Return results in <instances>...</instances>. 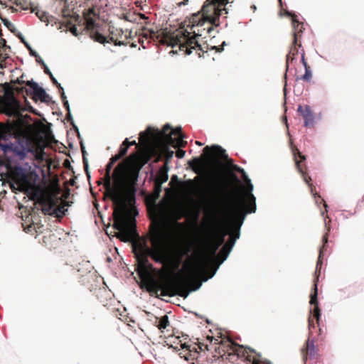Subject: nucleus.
Segmentation results:
<instances>
[{"label":"nucleus","mask_w":364,"mask_h":364,"mask_svg":"<svg viewBox=\"0 0 364 364\" xmlns=\"http://www.w3.org/2000/svg\"><path fill=\"white\" fill-rule=\"evenodd\" d=\"M304 68H305V73L304 75H302L301 77V79L303 80L304 81L309 82L311 80V79L312 77V73L311 70V68H310V66H308Z\"/></svg>","instance_id":"30"},{"label":"nucleus","mask_w":364,"mask_h":364,"mask_svg":"<svg viewBox=\"0 0 364 364\" xmlns=\"http://www.w3.org/2000/svg\"><path fill=\"white\" fill-rule=\"evenodd\" d=\"M331 221V219L328 216L326 218H325V219H324V225H325L326 232L322 237L323 245L320 248L319 255H318V261L316 263V271H315V274H314L315 278L314 279V291L310 295L309 303H310V304L314 306L313 310L311 311V314H313L314 318H312L311 316H309V319H308L309 328L310 331L311 330L312 328L315 327L314 319H316V322L318 323L320 316H321V310L318 307V298H317V296H318L317 287H318V277H319V275L321 273V265H322L321 257H322L324 250H326V245L328 241V234L331 231V225H330Z\"/></svg>","instance_id":"7"},{"label":"nucleus","mask_w":364,"mask_h":364,"mask_svg":"<svg viewBox=\"0 0 364 364\" xmlns=\"http://www.w3.org/2000/svg\"><path fill=\"white\" fill-rule=\"evenodd\" d=\"M225 45V42L223 41L222 45L219 47L218 46H213L212 49L215 50L217 52H221L223 50V46Z\"/></svg>","instance_id":"38"},{"label":"nucleus","mask_w":364,"mask_h":364,"mask_svg":"<svg viewBox=\"0 0 364 364\" xmlns=\"http://www.w3.org/2000/svg\"><path fill=\"white\" fill-rule=\"evenodd\" d=\"M10 177L21 191L28 192L36 183L38 176L33 171L27 172L21 166H14L10 171Z\"/></svg>","instance_id":"10"},{"label":"nucleus","mask_w":364,"mask_h":364,"mask_svg":"<svg viewBox=\"0 0 364 364\" xmlns=\"http://www.w3.org/2000/svg\"><path fill=\"white\" fill-rule=\"evenodd\" d=\"M43 68L46 74L48 75L49 76L50 75V74H52V73L50 71L49 68L47 67L46 64L43 65Z\"/></svg>","instance_id":"41"},{"label":"nucleus","mask_w":364,"mask_h":364,"mask_svg":"<svg viewBox=\"0 0 364 364\" xmlns=\"http://www.w3.org/2000/svg\"><path fill=\"white\" fill-rule=\"evenodd\" d=\"M154 325L160 330L161 333L164 332V330L170 326V322L168 320V316L167 315H164L161 318L156 317Z\"/></svg>","instance_id":"23"},{"label":"nucleus","mask_w":364,"mask_h":364,"mask_svg":"<svg viewBox=\"0 0 364 364\" xmlns=\"http://www.w3.org/2000/svg\"><path fill=\"white\" fill-rule=\"evenodd\" d=\"M185 154H186L185 151H183V150H182V149H179L176 151V157H177V158H178V159H182V158H183V157H184Z\"/></svg>","instance_id":"36"},{"label":"nucleus","mask_w":364,"mask_h":364,"mask_svg":"<svg viewBox=\"0 0 364 364\" xmlns=\"http://www.w3.org/2000/svg\"><path fill=\"white\" fill-rule=\"evenodd\" d=\"M127 142H128V139H126L122 142V144L120 146V148H119L118 154L121 156V157H123L127 153V151H128V149H129L128 145H127Z\"/></svg>","instance_id":"28"},{"label":"nucleus","mask_w":364,"mask_h":364,"mask_svg":"<svg viewBox=\"0 0 364 364\" xmlns=\"http://www.w3.org/2000/svg\"><path fill=\"white\" fill-rule=\"evenodd\" d=\"M301 354L304 364L306 363L308 359H316L318 358V348L315 346V341L313 339L309 338L304 347L301 348Z\"/></svg>","instance_id":"16"},{"label":"nucleus","mask_w":364,"mask_h":364,"mask_svg":"<svg viewBox=\"0 0 364 364\" xmlns=\"http://www.w3.org/2000/svg\"><path fill=\"white\" fill-rule=\"evenodd\" d=\"M210 345L199 343L198 344L181 343V357L186 360H194L197 358L198 350H207L215 349V352L227 364H262L259 360L260 355L254 350L245 348L237 344L230 338H222L220 342L217 339L210 337Z\"/></svg>","instance_id":"4"},{"label":"nucleus","mask_w":364,"mask_h":364,"mask_svg":"<svg viewBox=\"0 0 364 364\" xmlns=\"http://www.w3.org/2000/svg\"><path fill=\"white\" fill-rule=\"evenodd\" d=\"M80 146H81V151H82V161H83L84 168H85V171L87 176L89 177L90 176H89V172H88V162H87V159L86 157L87 151H85V146L82 144V143L80 144Z\"/></svg>","instance_id":"26"},{"label":"nucleus","mask_w":364,"mask_h":364,"mask_svg":"<svg viewBox=\"0 0 364 364\" xmlns=\"http://www.w3.org/2000/svg\"><path fill=\"white\" fill-rule=\"evenodd\" d=\"M66 119L68 121L73 120V117H72V115L70 114V111L68 112V114H67V116H66Z\"/></svg>","instance_id":"44"},{"label":"nucleus","mask_w":364,"mask_h":364,"mask_svg":"<svg viewBox=\"0 0 364 364\" xmlns=\"http://www.w3.org/2000/svg\"><path fill=\"white\" fill-rule=\"evenodd\" d=\"M16 91L18 93L23 94V95L25 92L27 95L31 96V97L33 96V88H31V87H29L28 88L23 87H16Z\"/></svg>","instance_id":"29"},{"label":"nucleus","mask_w":364,"mask_h":364,"mask_svg":"<svg viewBox=\"0 0 364 364\" xmlns=\"http://www.w3.org/2000/svg\"><path fill=\"white\" fill-rule=\"evenodd\" d=\"M58 200L55 199V205L53 208L50 210V213H47L48 215H55L58 218H62L65 214V206L69 205L68 203L66 201H63L62 204L57 205Z\"/></svg>","instance_id":"20"},{"label":"nucleus","mask_w":364,"mask_h":364,"mask_svg":"<svg viewBox=\"0 0 364 364\" xmlns=\"http://www.w3.org/2000/svg\"><path fill=\"white\" fill-rule=\"evenodd\" d=\"M230 176L232 178L233 180L238 181V178H237V176L235 173H232L230 174Z\"/></svg>","instance_id":"46"},{"label":"nucleus","mask_w":364,"mask_h":364,"mask_svg":"<svg viewBox=\"0 0 364 364\" xmlns=\"http://www.w3.org/2000/svg\"><path fill=\"white\" fill-rule=\"evenodd\" d=\"M301 61H302V63H303V65H304V68L309 66V65L307 64V63H306V60H305V55H304V53H303L301 54Z\"/></svg>","instance_id":"40"},{"label":"nucleus","mask_w":364,"mask_h":364,"mask_svg":"<svg viewBox=\"0 0 364 364\" xmlns=\"http://www.w3.org/2000/svg\"><path fill=\"white\" fill-rule=\"evenodd\" d=\"M63 105L65 107V109H67V111L69 112L70 111V106H69V103H68V100H64Z\"/></svg>","instance_id":"43"},{"label":"nucleus","mask_w":364,"mask_h":364,"mask_svg":"<svg viewBox=\"0 0 364 364\" xmlns=\"http://www.w3.org/2000/svg\"><path fill=\"white\" fill-rule=\"evenodd\" d=\"M168 178V167L165 165L159 169L154 181L163 184L167 181Z\"/></svg>","instance_id":"24"},{"label":"nucleus","mask_w":364,"mask_h":364,"mask_svg":"<svg viewBox=\"0 0 364 364\" xmlns=\"http://www.w3.org/2000/svg\"><path fill=\"white\" fill-rule=\"evenodd\" d=\"M139 43H141V45H143V43H144V41H141V38H139ZM143 46L144 48H145V46Z\"/></svg>","instance_id":"49"},{"label":"nucleus","mask_w":364,"mask_h":364,"mask_svg":"<svg viewBox=\"0 0 364 364\" xmlns=\"http://www.w3.org/2000/svg\"><path fill=\"white\" fill-rule=\"evenodd\" d=\"M127 145H128V147H129L130 146L136 145V141H129L128 140Z\"/></svg>","instance_id":"45"},{"label":"nucleus","mask_w":364,"mask_h":364,"mask_svg":"<svg viewBox=\"0 0 364 364\" xmlns=\"http://www.w3.org/2000/svg\"><path fill=\"white\" fill-rule=\"evenodd\" d=\"M228 4V0H206L200 12L193 14L191 17L190 24L188 25L191 31L177 30L171 32L167 29L154 31L144 28L140 36L160 45L171 46L173 48L178 47L185 55H190L195 51L200 58L208 51V45H201L197 38L201 37L204 33H210L214 27L220 25L219 18L223 11L225 14L228 13V9L225 7Z\"/></svg>","instance_id":"2"},{"label":"nucleus","mask_w":364,"mask_h":364,"mask_svg":"<svg viewBox=\"0 0 364 364\" xmlns=\"http://www.w3.org/2000/svg\"><path fill=\"white\" fill-rule=\"evenodd\" d=\"M13 101H14V102L16 105H18V102H17L15 99H14V100H13Z\"/></svg>","instance_id":"55"},{"label":"nucleus","mask_w":364,"mask_h":364,"mask_svg":"<svg viewBox=\"0 0 364 364\" xmlns=\"http://www.w3.org/2000/svg\"><path fill=\"white\" fill-rule=\"evenodd\" d=\"M188 0H183V1L181 3V4L186 5V4H188Z\"/></svg>","instance_id":"48"},{"label":"nucleus","mask_w":364,"mask_h":364,"mask_svg":"<svg viewBox=\"0 0 364 364\" xmlns=\"http://www.w3.org/2000/svg\"><path fill=\"white\" fill-rule=\"evenodd\" d=\"M221 245L219 242L208 235L204 245L205 255H203L199 261L189 267V279L181 277L173 279L168 277L160 279L151 278L149 284V290L155 293L161 291V295L164 296L178 295L183 298L187 297L191 291H195L200 287L201 283L200 282H196V285L193 287V279L203 275L209 259L215 255L217 250Z\"/></svg>","instance_id":"3"},{"label":"nucleus","mask_w":364,"mask_h":364,"mask_svg":"<svg viewBox=\"0 0 364 364\" xmlns=\"http://www.w3.org/2000/svg\"><path fill=\"white\" fill-rule=\"evenodd\" d=\"M287 16L291 17V24L293 27V40L294 44H298L299 41H301V38L303 33L304 23L299 21L298 17L296 14L291 12H287Z\"/></svg>","instance_id":"17"},{"label":"nucleus","mask_w":364,"mask_h":364,"mask_svg":"<svg viewBox=\"0 0 364 364\" xmlns=\"http://www.w3.org/2000/svg\"><path fill=\"white\" fill-rule=\"evenodd\" d=\"M150 156L147 154L137 152L130 154L127 159L128 178L131 186H134L138 178L141 168L148 163Z\"/></svg>","instance_id":"11"},{"label":"nucleus","mask_w":364,"mask_h":364,"mask_svg":"<svg viewBox=\"0 0 364 364\" xmlns=\"http://www.w3.org/2000/svg\"><path fill=\"white\" fill-rule=\"evenodd\" d=\"M52 82L58 88L59 90H63V87L60 85V83L57 81V80L54 77L53 74H50L49 76Z\"/></svg>","instance_id":"35"},{"label":"nucleus","mask_w":364,"mask_h":364,"mask_svg":"<svg viewBox=\"0 0 364 364\" xmlns=\"http://www.w3.org/2000/svg\"><path fill=\"white\" fill-rule=\"evenodd\" d=\"M80 30L81 31H78L77 28L75 25H73L70 28V31L72 33V34H73L75 36H77L78 35L81 34L82 31H85L83 30V27H82Z\"/></svg>","instance_id":"33"},{"label":"nucleus","mask_w":364,"mask_h":364,"mask_svg":"<svg viewBox=\"0 0 364 364\" xmlns=\"http://www.w3.org/2000/svg\"><path fill=\"white\" fill-rule=\"evenodd\" d=\"M196 144H198V146H202L203 145V144L201 142L198 141H196Z\"/></svg>","instance_id":"51"},{"label":"nucleus","mask_w":364,"mask_h":364,"mask_svg":"<svg viewBox=\"0 0 364 364\" xmlns=\"http://www.w3.org/2000/svg\"><path fill=\"white\" fill-rule=\"evenodd\" d=\"M109 36L107 38L106 43L112 42L116 46H127L129 45L132 48H135L136 44L131 41L133 39L132 31L122 28H118L114 27H109Z\"/></svg>","instance_id":"14"},{"label":"nucleus","mask_w":364,"mask_h":364,"mask_svg":"<svg viewBox=\"0 0 364 364\" xmlns=\"http://www.w3.org/2000/svg\"><path fill=\"white\" fill-rule=\"evenodd\" d=\"M228 187V185L227 183H223V186H220V188L218 189L219 191L218 193H219L220 196L218 200V208L214 212V213L211 216V224L209 232V236H210L215 240L219 242L221 245L224 244L225 237L229 232L225 228L220 225L217 217V213H222L220 210V201L221 200V198L223 197V194H228L229 193H232L233 194H239V193L233 191V190L227 192L226 191ZM241 193H240V194Z\"/></svg>","instance_id":"9"},{"label":"nucleus","mask_w":364,"mask_h":364,"mask_svg":"<svg viewBox=\"0 0 364 364\" xmlns=\"http://www.w3.org/2000/svg\"><path fill=\"white\" fill-rule=\"evenodd\" d=\"M85 265H87V266H89V267L90 266V264H89V262H86L85 263Z\"/></svg>","instance_id":"56"},{"label":"nucleus","mask_w":364,"mask_h":364,"mask_svg":"<svg viewBox=\"0 0 364 364\" xmlns=\"http://www.w3.org/2000/svg\"><path fill=\"white\" fill-rule=\"evenodd\" d=\"M177 178V176H173L171 179L173 180V179H176Z\"/></svg>","instance_id":"53"},{"label":"nucleus","mask_w":364,"mask_h":364,"mask_svg":"<svg viewBox=\"0 0 364 364\" xmlns=\"http://www.w3.org/2000/svg\"><path fill=\"white\" fill-rule=\"evenodd\" d=\"M253 186L250 183L247 191L241 194H223L220 201V210L231 222L232 231L225 245L232 250L235 241L240 237V229L245 215L256 210V198L252 193Z\"/></svg>","instance_id":"5"},{"label":"nucleus","mask_w":364,"mask_h":364,"mask_svg":"<svg viewBox=\"0 0 364 364\" xmlns=\"http://www.w3.org/2000/svg\"><path fill=\"white\" fill-rule=\"evenodd\" d=\"M165 144V146L164 148V151L165 154L166 161L168 162L173 157V155L174 153L173 151H171L168 149V145H169L168 144Z\"/></svg>","instance_id":"31"},{"label":"nucleus","mask_w":364,"mask_h":364,"mask_svg":"<svg viewBox=\"0 0 364 364\" xmlns=\"http://www.w3.org/2000/svg\"><path fill=\"white\" fill-rule=\"evenodd\" d=\"M17 81L18 84H23L24 82L23 81H20L19 80H18Z\"/></svg>","instance_id":"52"},{"label":"nucleus","mask_w":364,"mask_h":364,"mask_svg":"<svg viewBox=\"0 0 364 364\" xmlns=\"http://www.w3.org/2000/svg\"><path fill=\"white\" fill-rule=\"evenodd\" d=\"M23 230L26 233H30L31 235H34V233H36V223H32L29 225H23Z\"/></svg>","instance_id":"27"},{"label":"nucleus","mask_w":364,"mask_h":364,"mask_svg":"<svg viewBox=\"0 0 364 364\" xmlns=\"http://www.w3.org/2000/svg\"><path fill=\"white\" fill-rule=\"evenodd\" d=\"M59 92H60V97H61L63 102H64V100H67L66 96L64 92V90L63 89V90H59Z\"/></svg>","instance_id":"42"},{"label":"nucleus","mask_w":364,"mask_h":364,"mask_svg":"<svg viewBox=\"0 0 364 364\" xmlns=\"http://www.w3.org/2000/svg\"><path fill=\"white\" fill-rule=\"evenodd\" d=\"M324 206H325V208H326L325 211H326V212H327V205L326 204V203H325V202H324Z\"/></svg>","instance_id":"54"},{"label":"nucleus","mask_w":364,"mask_h":364,"mask_svg":"<svg viewBox=\"0 0 364 364\" xmlns=\"http://www.w3.org/2000/svg\"><path fill=\"white\" fill-rule=\"evenodd\" d=\"M121 158H122V157H121V156H120L119 154H117L114 155V156H112V157L110 159L109 161H110V162H112V163H113V164H114V163H115V162H117L118 160H119Z\"/></svg>","instance_id":"37"},{"label":"nucleus","mask_w":364,"mask_h":364,"mask_svg":"<svg viewBox=\"0 0 364 364\" xmlns=\"http://www.w3.org/2000/svg\"><path fill=\"white\" fill-rule=\"evenodd\" d=\"M200 178L199 176H196L193 179H188L185 181L183 183V186L186 191L187 192H193L198 188V183L200 181Z\"/></svg>","instance_id":"22"},{"label":"nucleus","mask_w":364,"mask_h":364,"mask_svg":"<svg viewBox=\"0 0 364 364\" xmlns=\"http://www.w3.org/2000/svg\"><path fill=\"white\" fill-rule=\"evenodd\" d=\"M31 54L32 55H33V56H35V57H36V55L37 53H36V52H35V51L31 50Z\"/></svg>","instance_id":"50"},{"label":"nucleus","mask_w":364,"mask_h":364,"mask_svg":"<svg viewBox=\"0 0 364 364\" xmlns=\"http://www.w3.org/2000/svg\"><path fill=\"white\" fill-rule=\"evenodd\" d=\"M114 164L109 162L105 168L103 184L105 188V196L109 197L114 205L113 212V228L118 230L116 237L121 241L127 242L132 241V250L138 263V272L142 277L143 274L149 273L152 268L148 257L160 264L169 262L173 257L177 265L182 257L188 254V249L181 244V232L185 229L183 223L175 221L173 228L176 232L171 244V248L167 243V235L162 226L157 224L150 231L151 247L147 245L146 239H141L136 232V220L132 217L126 203V188L130 185L128 178V170L126 159L119 163L114 170V186H111V170Z\"/></svg>","instance_id":"1"},{"label":"nucleus","mask_w":364,"mask_h":364,"mask_svg":"<svg viewBox=\"0 0 364 364\" xmlns=\"http://www.w3.org/2000/svg\"><path fill=\"white\" fill-rule=\"evenodd\" d=\"M301 46V41H299L298 44H294V40L292 41L290 50H289L288 54L287 55V58H286L287 69L289 68V64L291 63H292V61L294 60V56L298 54V53H299V48H300Z\"/></svg>","instance_id":"21"},{"label":"nucleus","mask_w":364,"mask_h":364,"mask_svg":"<svg viewBox=\"0 0 364 364\" xmlns=\"http://www.w3.org/2000/svg\"><path fill=\"white\" fill-rule=\"evenodd\" d=\"M37 16L41 19V21L46 22L48 21V16L46 13L44 11H37L36 12Z\"/></svg>","instance_id":"34"},{"label":"nucleus","mask_w":364,"mask_h":364,"mask_svg":"<svg viewBox=\"0 0 364 364\" xmlns=\"http://www.w3.org/2000/svg\"><path fill=\"white\" fill-rule=\"evenodd\" d=\"M316 363L322 364L320 361H318V360L316 361Z\"/></svg>","instance_id":"58"},{"label":"nucleus","mask_w":364,"mask_h":364,"mask_svg":"<svg viewBox=\"0 0 364 364\" xmlns=\"http://www.w3.org/2000/svg\"><path fill=\"white\" fill-rule=\"evenodd\" d=\"M215 270L209 276V277H212L215 274Z\"/></svg>","instance_id":"57"},{"label":"nucleus","mask_w":364,"mask_h":364,"mask_svg":"<svg viewBox=\"0 0 364 364\" xmlns=\"http://www.w3.org/2000/svg\"><path fill=\"white\" fill-rule=\"evenodd\" d=\"M36 62L40 63L42 66L46 64L44 63V61L41 59V58L38 54H36Z\"/></svg>","instance_id":"39"},{"label":"nucleus","mask_w":364,"mask_h":364,"mask_svg":"<svg viewBox=\"0 0 364 364\" xmlns=\"http://www.w3.org/2000/svg\"><path fill=\"white\" fill-rule=\"evenodd\" d=\"M210 152H212V154L217 156L218 157L228 159V164L232 170L242 173L245 178V180L247 181L249 183L250 182V181L247 178L244 169L237 165L233 164L232 160L228 159V156L227 155L225 150L218 145H213L211 147L208 146H205L203 149V155L198 158H194L192 161L188 162L190 166L192 168L194 172L198 173L200 171L204 168L206 163L210 159Z\"/></svg>","instance_id":"8"},{"label":"nucleus","mask_w":364,"mask_h":364,"mask_svg":"<svg viewBox=\"0 0 364 364\" xmlns=\"http://www.w3.org/2000/svg\"><path fill=\"white\" fill-rule=\"evenodd\" d=\"M28 193L31 194V198L41 206L44 214L50 213V210L55 205V198L51 193L45 191L36 183Z\"/></svg>","instance_id":"13"},{"label":"nucleus","mask_w":364,"mask_h":364,"mask_svg":"<svg viewBox=\"0 0 364 364\" xmlns=\"http://www.w3.org/2000/svg\"><path fill=\"white\" fill-rule=\"evenodd\" d=\"M99 16L95 7L89 8L83 11V18L85 21V26L83 30H87L90 37L96 42L105 44L107 42V38L105 36L100 33L97 30V24L95 23V19Z\"/></svg>","instance_id":"12"},{"label":"nucleus","mask_w":364,"mask_h":364,"mask_svg":"<svg viewBox=\"0 0 364 364\" xmlns=\"http://www.w3.org/2000/svg\"><path fill=\"white\" fill-rule=\"evenodd\" d=\"M162 183L154 181V193L159 196L162 190Z\"/></svg>","instance_id":"32"},{"label":"nucleus","mask_w":364,"mask_h":364,"mask_svg":"<svg viewBox=\"0 0 364 364\" xmlns=\"http://www.w3.org/2000/svg\"><path fill=\"white\" fill-rule=\"evenodd\" d=\"M184 137L181 127L172 129L169 124H166L161 131L148 127L144 132L140 134L139 139L148 141L152 139L162 144H168L174 148H181L187 144V141L183 140Z\"/></svg>","instance_id":"6"},{"label":"nucleus","mask_w":364,"mask_h":364,"mask_svg":"<svg viewBox=\"0 0 364 364\" xmlns=\"http://www.w3.org/2000/svg\"><path fill=\"white\" fill-rule=\"evenodd\" d=\"M297 111L304 119V126L306 127H313L314 124V117L310 107L308 105H299Z\"/></svg>","instance_id":"19"},{"label":"nucleus","mask_w":364,"mask_h":364,"mask_svg":"<svg viewBox=\"0 0 364 364\" xmlns=\"http://www.w3.org/2000/svg\"><path fill=\"white\" fill-rule=\"evenodd\" d=\"M292 153L298 171L301 173L304 181L308 184L311 192L313 193L315 188L311 183V178L307 174L306 165L303 164V161L306 160V156L296 146L292 147Z\"/></svg>","instance_id":"15"},{"label":"nucleus","mask_w":364,"mask_h":364,"mask_svg":"<svg viewBox=\"0 0 364 364\" xmlns=\"http://www.w3.org/2000/svg\"><path fill=\"white\" fill-rule=\"evenodd\" d=\"M231 250L230 247H228L225 244L218 252V257L220 259V263L223 262L228 257L230 254Z\"/></svg>","instance_id":"25"},{"label":"nucleus","mask_w":364,"mask_h":364,"mask_svg":"<svg viewBox=\"0 0 364 364\" xmlns=\"http://www.w3.org/2000/svg\"><path fill=\"white\" fill-rule=\"evenodd\" d=\"M26 85L28 87H31L33 88V96L32 99L35 101L37 100H40L41 102H48L50 97L49 95L46 93V92L38 85L33 81H27Z\"/></svg>","instance_id":"18"},{"label":"nucleus","mask_w":364,"mask_h":364,"mask_svg":"<svg viewBox=\"0 0 364 364\" xmlns=\"http://www.w3.org/2000/svg\"><path fill=\"white\" fill-rule=\"evenodd\" d=\"M139 16L140 19H147L148 18V17H146L144 14H139Z\"/></svg>","instance_id":"47"}]
</instances>
